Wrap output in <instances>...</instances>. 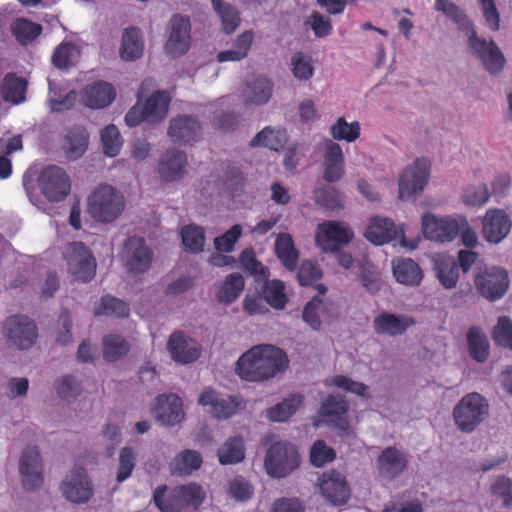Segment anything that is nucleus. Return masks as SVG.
<instances>
[{"instance_id":"52","label":"nucleus","mask_w":512,"mask_h":512,"mask_svg":"<svg viewBox=\"0 0 512 512\" xmlns=\"http://www.w3.org/2000/svg\"><path fill=\"white\" fill-rule=\"evenodd\" d=\"M103 152L108 157H116L123 146V138L118 128L113 125H107L100 132Z\"/></svg>"},{"instance_id":"8","label":"nucleus","mask_w":512,"mask_h":512,"mask_svg":"<svg viewBox=\"0 0 512 512\" xmlns=\"http://www.w3.org/2000/svg\"><path fill=\"white\" fill-rule=\"evenodd\" d=\"M197 403L206 408L209 415L217 420L231 418L246 407V401L242 396L222 394L211 387H206L200 392Z\"/></svg>"},{"instance_id":"39","label":"nucleus","mask_w":512,"mask_h":512,"mask_svg":"<svg viewBox=\"0 0 512 512\" xmlns=\"http://www.w3.org/2000/svg\"><path fill=\"white\" fill-rule=\"evenodd\" d=\"M302 404L303 397L301 395L294 394L268 409L266 416L270 421L284 422L294 415Z\"/></svg>"},{"instance_id":"23","label":"nucleus","mask_w":512,"mask_h":512,"mask_svg":"<svg viewBox=\"0 0 512 512\" xmlns=\"http://www.w3.org/2000/svg\"><path fill=\"white\" fill-rule=\"evenodd\" d=\"M406 454L396 447H386L378 455L375 463L380 478L391 481L399 477L407 468Z\"/></svg>"},{"instance_id":"45","label":"nucleus","mask_w":512,"mask_h":512,"mask_svg":"<svg viewBox=\"0 0 512 512\" xmlns=\"http://www.w3.org/2000/svg\"><path fill=\"white\" fill-rule=\"evenodd\" d=\"M244 456V444L240 437L229 438L218 449V459L223 465L239 463Z\"/></svg>"},{"instance_id":"34","label":"nucleus","mask_w":512,"mask_h":512,"mask_svg":"<svg viewBox=\"0 0 512 512\" xmlns=\"http://www.w3.org/2000/svg\"><path fill=\"white\" fill-rule=\"evenodd\" d=\"M434 271L439 283L445 289H454L459 280V268L453 257L436 254L433 257Z\"/></svg>"},{"instance_id":"42","label":"nucleus","mask_w":512,"mask_h":512,"mask_svg":"<svg viewBox=\"0 0 512 512\" xmlns=\"http://www.w3.org/2000/svg\"><path fill=\"white\" fill-rule=\"evenodd\" d=\"M202 464V457L196 450H184L175 456L171 463V471L179 475H190L198 470Z\"/></svg>"},{"instance_id":"44","label":"nucleus","mask_w":512,"mask_h":512,"mask_svg":"<svg viewBox=\"0 0 512 512\" xmlns=\"http://www.w3.org/2000/svg\"><path fill=\"white\" fill-rule=\"evenodd\" d=\"M468 349L471 357L484 362L489 356V341L481 329L472 327L467 334Z\"/></svg>"},{"instance_id":"30","label":"nucleus","mask_w":512,"mask_h":512,"mask_svg":"<svg viewBox=\"0 0 512 512\" xmlns=\"http://www.w3.org/2000/svg\"><path fill=\"white\" fill-rule=\"evenodd\" d=\"M200 130L201 126L194 117L181 115L170 120L168 135L175 142L188 143L198 138Z\"/></svg>"},{"instance_id":"10","label":"nucleus","mask_w":512,"mask_h":512,"mask_svg":"<svg viewBox=\"0 0 512 512\" xmlns=\"http://www.w3.org/2000/svg\"><path fill=\"white\" fill-rule=\"evenodd\" d=\"M364 236L375 245H383L398 240L401 247L409 248L410 250L416 249L419 243V239L407 243L403 225L397 226L391 219L382 216H374L370 219Z\"/></svg>"},{"instance_id":"51","label":"nucleus","mask_w":512,"mask_h":512,"mask_svg":"<svg viewBox=\"0 0 512 512\" xmlns=\"http://www.w3.org/2000/svg\"><path fill=\"white\" fill-rule=\"evenodd\" d=\"M328 311L327 305L319 297H313L304 307L302 318L313 330H318Z\"/></svg>"},{"instance_id":"4","label":"nucleus","mask_w":512,"mask_h":512,"mask_svg":"<svg viewBox=\"0 0 512 512\" xmlns=\"http://www.w3.org/2000/svg\"><path fill=\"white\" fill-rule=\"evenodd\" d=\"M206 493L196 483L168 488L158 486L153 493V501L161 512H182L192 506L197 509L205 500Z\"/></svg>"},{"instance_id":"55","label":"nucleus","mask_w":512,"mask_h":512,"mask_svg":"<svg viewBox=\"0 0 512 512\" xmlns=\"http://www.w3.org/2000/svg\"><path fill=\"white\" fill-rule=\"evenodd\" d=\"M11 32L19 43L25 45L41 33V26L27 19L18 18L12 22Z\"/></svg>"},{"instance_id":"27","label":"nucleus","mask_w":512,"mask_h":512,"mask_svg":"<svg viewBox=\"0 0 512 512\" xmlns=\"http://www.w3.org/2000/svg\"><path fill=\"white\" fill-rule=\"evenodd\" d=\"M210 4L220 31L225 35L233 34L241 24L238 8L226 0H210Z\"/></svg>"},{"instance_id":"21","label":"nucleus","mask_w":512,"mask_h":512,"mask_svg":"<svg viewBox=\"0 0 512 512\" xmlns=\"http://www.w3.org/2000/svg\"><path fill=\"white\" fill-rule=\"evenodd\" d=\"M4 334L9 343L18 349H29L37 339L35 323L26 316H12L4 326Z\"/></svg>"},{"instance_id":"9","label":"nucleus","mask_w":512,"mask_h":512,"mask_svg":"<svg viewBox=\"0 0 512 512\" xmlns=\"http://www.w3.org/2000/svg\"><path fill=\"white\" fill-rule=\"evenodd\" d=\"M59 492L69 503L82 505L93 498L94 485L85 468L74 466L59 483Z\"/></svg>"},{"instance_id":"36","label":"nucleus","mask_w":512,"mask_h":512,"mask_svg":"<svg viewBox=\"0 0 512 512\" xmlns=\"http://www.w3.org/2000/svg\"><path fill=\"white\" fill-rule=\"evenodd\" d=\"M254 41V32L246 30L239 34L233 42L230 49L219 52L217 60L219 62H237L246 58L252 43Z\"/></svg>"},{"instance_id":"50","label":"nucleus","mask_w":512,"mask_h":512,"mask_svg":"<svg viewBox=\"0 0 512 512\" xmlns=\"http://www.w3.org/2000/svg\"><path fill=\"white\" fill-rule=\"evenodd\" d=\"M327 387H337L345 392L369 398V386L345 375H335L325 381Z\"/></svg>"},{"instance_id":"5","label":"nucleus","mask_w":512,"mask_h":512,"mask_svg":"<svg viewBox=\"0 0 512 512\" xmlns=\"http://www.w3.org/2000/svg\"><path fill=\"white\" fill-rule=\"evenodd\" d=\"M149 81H144L138 92L137 103L125 115V123L129 127H135L141 122L157 124L163 121L168 114L171 101L170 95L165 91L152 93L145 101L141 100L145 86Z\"/></svg>"},{"instance_id":"62","label":"nucleus","mask_w":512,"mask_h":512,"mask_svg":"<svg viewBox=\"0 0 512 512\" xmlns=\"http://www.w3.org/2000/svg\"><path fill=\"white\" fill-rule=\"evenodd\" d=\"M291 67L294 77L301 81L309 80L314 74L311 57L301 52L292 56Z\"/></svg>"},{"instance_id":"14","label":"nucleus","mask_w":512,"mask_h":512,"mask_svg":"<svg viewBox=\"0 0 512 512\" xmlns=\"http://www.w3.org/2000/svg\"><path fill=\"white\" fill-rule=\"evenodd\" d=\"M353 235L348 224L340 221H325L317 226L315 243L322 252L332 253L341 246L347 245Z\"/></svg>"},{"instance_id":"46","label":"nucleus","mask_w":512,"mask_h":512,"mask_svg":"<svg viewBox=\"0 0 512 512\" xmlns=\"http://www.w3.org/2000/svg\"><path fill=\"white\" fill-rule=\"evenodd\" d=\"M80 56V48L74 41L60 43L52 56V61L58 68H68L75 64Z\"/></svg>"},{"instance_id":"1","label":"nucleus","mask_w":512,"mask_h":512,"mask_svg":"<svg viewBox=\"0 0 512 512\" xmlns=\"http://www.w3.org/2000/svg\"><path fill=\"white\" fill-rule=\"evenodd\" d=\"M289 359L286 353L271 344L251 347L236 361L235 374L248 382H263L286 371Z\"/></svg>"},{"instance_id":"16","label":"nucleus","mask_w":512,"mask_h":512,"mask_svg":"<svg viewBox=\"0 0 512 512\" xmlns=\"http://www.w3.org/2000/svg\"><path fill=\"white\" fill-rule=\"evenodd\" d=\"M38 186L48 200L58 202L69 194L71 182L62 168L50 165L41 171L38 177Z\"/></svg>"},{"instance_id":"43","label":"nucleus","mask_w":512,"mask_h":512,"mask_svg":"<svg viewBox=\"0 0 512 512\" xmlns=\"http://www.w3.org/2000/svg\"><path fill=\"white\" fill-rule=\"evenodd\" d=\"M244 286L245 281L240 274H229L216 294L217 300L224 304L234 302L243 291Z\"/></svg>"},{"instance_id":"49","label":"nucleus","mask_w":512,"mask_h":512,"mask_svg":"<svg viewBox=\"0 0 512 512\" xmlns=\"http://www.w3.org/2000/svg\"><path fill=\"white\" fill-rule=\"evenodd\" d=\"M54 388L57 395L68 402L77 399L83 390L81 381L70 374L59 377L54 383Z\"/></svg>"},{"instance_id":"64","label":"nucleus","mask_w":512,"mask_h":512,"mask_svg":"<svg viewBox=\"0 0 512 512\" xmlns=\"http://www.w3.org/2000/svg\"><path fill=\"white\" fill-rule=\"evenodd\" d=\"M493 339L496 344L512 350V321L508 317L502 316L498 319L493 328Z\"/></svg>"},{"instance_id":"18","label":"nucleus","mask_w":512,"mask_h":512,"mask_svg":"<svg viewBox=\"0 0 512 512\" xmlns=\"http://www.w3.org/2000/svg\"><path fill=\"white\" fill-rule=\"evenodd\" d=\"M166 350L171 360L179 365L196 362L202 353L197 340L182 331H175L169 336Z\"/></svg>"},{"instance_id":"40","label":"nucleus","mask_w":512,"mask_h":512,"mask_svg":"<svg viewBox=\"0 0 512 512\" xmlns=\"http://www.w3.org/2000/svg\"><path fill=\"white\" fill-rule=\"evenodd\" d=\"M321 415L338 419V427L341 430L348 428L347 421L343 418L348 412V402L343 396L329 395L321 405Z\"/></svg>"},{"instance_id":"6","label":"nucleus","mask_w":512,"mask_h":512,"mask_svg":"<svg viewBox=\"0 0 512 512\" xmlns=\"http://www.w3.org/2000/svg\"><path fill=\"white\" fill-rule=\"evenodd\" d=\"M300 465V456L295 445L286 440H278L268 447L264 467L272 478H284Z\"/></svg>"},{"instance_id":"57","label":"nucleus","mask_w":512,"mask_h":512,"mask_svg":"<svg viewBox=\"0 0 512 512\" xmlns=\"http://www.w3.org/2000/svg\"><path fill=\"white\" fill-rule=\"evenodd\" d=\"M330 134L335 140L354 142L360 137V124L357 121L348 123L344 117H340L331 126Z\"/></svg>"},{"instance_id":"20","label":"nucleus","mask_w":512,"mask_h":512,"mask_svg":"<svg viewBox=\"0 0 512 512\" xmlns=\"http://www.w3.org/2000/svg\"><path fill=\"white\" fill-rule=\"evenodd\" d=\"M475 286L483 297L495 301L506 293L509 286L508 275L500 267L485 268L476 274Z\"/></svg>"},{"instance_id":"13","label":"nucleus","mask_w":512,"mask_h":512,"mask_svg":"<svg viewBox=\"0 0 512 512\" xmlns=\"http://www.w3.org/2000/svg\"><path fill=\"white\" fill-rule=\"evenodd\" d=\"M430 165L425 159H418L408 165L398 179L399 197L411 199L420 195L428 184Z\"/></svg>"},{"instance_id":"35","label":"nucleus","mask_w":512,"mask_h":512,"mask_svg":"<svg viewBox=\"0 0 512 512\" xmlns=\"http://www.w3.org/2000/svg\"><path fill=\"white\" fill-rule=\"evenodd\" d=\"M77 94L54 80H49L47 104L51 112H63L69 110L75 104Z\"/></svg>"},{"instance_id":"17","label":"nucleus","mask_w":512,"mask_h":512,"mask_svg":"<svg viewBox=\"0 0 512 512\" xmlns=\"http://www.w3.org/2000/svg\"><path fill=\"white\" fill-rule=\"evenodd\" d=\"M152 259L153 253L142 238L133 236L125 242L122 260L127 273H145L149 270Z\"/></svg>"},{"instance_id":"54","label":"nucleus","mask_w":512,"mask_h":512,"mask_svg":"<svg viewBox=\"0 0 512 512\" xmlns=\"http://www.w3.org/2000/svg\"><path fill=\"white\" fill-rule=\"evenodd\" d=\"M286 138L284 131L265 127L251 140V146H264L277 151L283 146Z\"/></svg>"},{"instance_id":"59","label":"nucleus","mask_w":512,"mask_h":512,"mask_svg":"<svg viewBox=\"0 0 512 512\" xmlns=\"http://www.w3.org/2000/svg\"><path fill=\"white\" fill-rule=\"evenodd\" d=\"M95 315L126 317L129 314L127 305L116 298L105 296L94 307Z\"/></svg>"},{"instance_id":"37","label":"nucleus","mask_w":512,"mask_h":512,"mask_svg":"<svg viewBox=\"0 0 512 512\" xmlns=\"http://www.w3.org/2000/svg\"><path fill=\"white\" fill-rule=\"evenodd\" d=\"M393 275L397 282L417 286L422 280V271L419 265L410 258H400L393 262Z\"/></svg>"},{"instance_id":"33","label":"nucleus","mask_w":512,"mask_h":512,"mask_svg":"<svg viewBox=\"0 0 512 512\" xmlns=\"http://www.w3.org/2000/svg\"><path fill=\"white\" fill-rule=\"evenodd\" d=\"M144 52L142 33L138 28L129 27L123 30L119 46V56L123 61L132 62L139 59Z\"/></svg>"},{"instance_id":"31","label":"nucleus","mask_w":512,"mask_h":512,"mask_svg":"<svg viewBox=\"0 0 512 512\" xmlns=\"http://www.w3.org/2000/svg\"><path fill=\"white\" fill-rule=\"evenodd\" d=\"M323 177L328 182H336L344 175V155L341 147L328 140L325 143Z\"/></svg>"},{"instance_id":"24","label":"nucleus","mask_w":512,"mask_h":512,"mask_svg":"<svg viewBox=\"0 0 512 512\" xmlns=\"http://www.w3.org/2000/svg\"><path fill=\"white\" fill-rule=\"evenodd\" d=\"M191 24L188 17L176 15L169 23V36L165 45L166 51L172 56L184 54L190 47Z\"/></svg>"},{"instance_id":"58","label":"nucleus","mask_w":512,"mask_h":512,"mask_svg":"<svg viewBox=\"0 0 512 512\" xmlns=\"http://www.w3.org/2000/svg\"><path fill=\"white\" fill-rule=\"evenodd\" d=\"M263 297L274 309H283L287 302L284 283L280 280L267 281L263 287Z\"/></svg>"},{"instance_id":"47","label":"nucleus","mask_w":512,"mask_h":512,"mask_svg":"<svg viewBox=\"0 0 512 512\" xmlns=\"http://www.w3.org/2000/svg\"><path fill=\"white\" fill-rule=\"evenodd\" d=\"M26 82L23 78L13 74L5 76L2 84V96L5 101L19 104L25 99Z\"/></svg>"},{"instance_id":"2","label":"nucleus","mask_w":512,"mask_h":512,"mask_svg":"<svg viewBox=\"0 0 512 512\" xmlns=\"http://www.w3.org/2000/svg\"><path fill=\"white\" fill-rule=\"evenodd\" d=\"M435 9L445 14L458 28L468 36V44L473 54L492 74L502 70L505 58L494 41L478 37L472 22L466 13L450 0H436Z\"/></svg>"},{"instance_id":"15","label":"nucleus","mask_w":512,"mask_h":512,"mask_svg":"<svg viewBox=\"0 0 512 512\" xmlns=\"http://www.w3.org/2000/svg\"><path fill=\"white\" fill-rule=\"evenodd\" d=\"M18 471L23 488L36 491L44 483V467L40 451L36 447L25 448L20 455Z\"/></svg>"},{"instance_id":"11","label":"nucleus","mask_w":512,"mask_h":512,"mask_svg":"<svg viewBox=\"0 0 512 512\" xmlns=\"http://www.w3.org/2000/svg\"><path fill=\"white\" fill-rule=\"evenodd\" d=\"M464 220L451 216H437L431 212L423 214L421 231L428 240L439 243H450L459 234Z\"/></svg>"},{"instance_id":"32","label":"nucleus","mask_w":512,"mask_h":512,"mask_svg":"<svg viewBox=\"0 0 512 512\" xmlns=\"http://www.w3.org/2000/svg\"><path fill=\"white\" fill-rule=\"evenodd\" d=\"M113 86L107 82L98 81L87 85L83 91V103L92 109H101L109 106L115 99Z\"/></svg>"},{"instance_id":"7","label":"nucleus","mask_w":512,"mask_h":512,"mask_svg":"<svg viewBox=\"0 0 512 512\" xmlns=\"http://www.w3.org/2000/svg\"><path fill=\"white\" fill-rule=\"evenodd\" d=\"M489 404L479 393L463 396L453 409V419L457 428L464 433L473 432L488 416Z\"/></svg>"},{"instance_id":"19","label":"nucleus","mask_w":512,"mask_h":512,"mask_svg":"<svg viewBox=\"0 0 512 512\" xmlns=\"http://www.w3.org/2000/svg\"><path fill=\"white\" fill-rule=\"evenodd\" d=\"M273 82L263 75L248 77L239 88V98L247 108L266 105L273 95Z\"/></svg>"},{"instance_id":"48","label":"nucleus","mask_w":512,"mask_h":512,"mask_svg":"<svg viewBox=\"0 0 512 512\" xmlns=\"http://www.w3.org/2000/svg\"><path fill=\"white\" fill-rule=\"evenodd\" d=\"M275 251L278 258L288 269H294L298 259L292 237L289 234H279L275 241Z\"/></svg>"},{"instance_id":"28","label":"nucleus","mask_w":512,"mask_h":512,"mask_svg":"<svg viewBox=\"0 0 512 512\" xmlns=\"http://www.w3.org/2000/svg\"><path fill=\"white\" fill-rule=\"evenodd\" d=\"M321 494L333 504H344L350 496L345 478L338 472L324 473L319 482Z\"/></svg>"},{"instance_id":"41","label":"nucleus","mask_w":512,"mask_h":512,"mask_svg":"<svg viewBox=\"0 0 512 512\" xmlns=\"http://www.w3.org/2000/svg\"><path fill=\"white\" fill-rule=\"evenodd\" d=\"M23 147L19 135L11 138H0V179H7L12 174V163L8 156Z\"/></svg>"},{"instance_id":"3","label":"nucleus","mask_w":512,"mask_h":512,"mask_svg":"<svg viewBox=\"0 0 512 512\" xmlns=\"http://www.w3.org/2000/svg\"><path fill=\"white\" fill-rule=\"evenodd\" d=\"M125 207L124 195L109 184H99L87 198V212L99 223L114 222L122 215Z\"/></svg>"},{"instance_id":"56","label":"nucleus","mask_w":512,"mask_h":512,"mask_svg":"<svg viewBox=\"0 0 512 512\" xmlns=\"http://www.w3.org/2000/svg\"><path fill=\"white\" fill-rule=\"evenodd\" d=\"M355 268L360 274V281L363 287L370 293H375L380 289L381 281L378 269L368 260L358 261Z\"/></svg>"},{"instance_id":"60","label":"nucleus","mask_w":512,"mask_h":512,"mask_svg":"<svg viewBox=\"0 0 512 512\" xmlns=\"http://www.w3.org/2000/svg\"><path fill=\"white\" fill-rule=\"evenodd\" d=\"M136 465V452L133 448L125 446L123 447L118 456V469L116 480L118 483H122L127 480Z\"/></svg>"},{"instance_id":"61","label":"nucleus","mask_w":512,"mask_h":512,"mask_svg":"<svg viewBox=\"0 0 512 512\" xmlns=\"http://www.w3.org/2000/svg\"><path fill=\"white\" fill-rule=\"evenodd\" d=\"M104 357L108 361H116L126 355L129 350L127 342L119 335H108L103 341Z\"/></svg>"},{"instance_id":"38","label":"nucleus","mask_w":512,"mask_h":512,"mask_svg":"<svg viewBox=\"0 0 512 512\" xmlns=\"http://www.w3.org/2000/svg\"><path fill=\"white\" fill-rule=\"evenodd\" d=\"M88 146V134L85 129L77 127L70 130L64 140L63 150L71 160L80 158Z\"/></svg>"},{"instance_id":"63","label":"nucleus","mask_w":512,"mask_h":512,"mask_svg":"<svg viewBox=\"0 0 512 512\" xmlns=\"http://www.w3.org/2000/svg\"><path fill=\"white\" fill-rule=\"evenodd\" d=\"M315 201L327 208V209H338L342 207V198L336 189L329 186L318 187L314 192Z\"/></svg>"},{"instance_id":"26","label":"nucleus","mask_w":512,"mask_h":512,"mask_svg":"<svg viewBox=\"0 0 512 512\" xmlns=\"http://www.w3.org/2000/svg\"><path fill=\"white\" fill-rule=\"evenodd\" d=\"M187 156L176 149L167 150L159 159L158 173L165 182H178L187 174Z\"/></svg>"},{"instance_id":"22","label":"nucleus","mask_w":512,"mask_h":512,"mask_svg":"<svg viewBox=\"0 0 512 512\" xmlns=\"http://www.w3.org/2000/svg\"><path fill=\"white\" fill-rule=\"evenodd\" d=\"M512 228V219L503 209H488L482 218V236L491 243L498 244L503 241Z\"/></svg>"},{"instance_id":"53","label":"nucleus","mask_w":512,"mask_h":512,"mask_svg":"<svg viewBox=\"0 0 512 512\" xmlns=\"http://www.w3.org/2000/svg\"><path fill=\"white\" fill-rule=\"evenodd\" d=\"M181 239L184 248L191 253H200L205 244L204 229L195 224H190L182 228Z\"/></svg>"},{"instance_id":"12","label":"nucleus","mask_w":512,"mask_h":512,"mask_svg":"<svg viewBox=\"0 0 512 512\" xmlns=\"http://www.w3.org/2000/svg\"><path fill=\"white\" fill-rule=\"evenodd\" d=\"M64 258L71 275L79 281H90L96 272V260L91 250L81 242L67 245Z\"/></svg>"},{"instance_id":"29","label":"nucleus","mask_w":512,"mask_h":512,"mask_svg":"<svg viewBox=\"0 0 512 512\" xmlns=\"http://www.w3.org/2000/svg\"><path fill=\"white\" fill-rule=\"evenodd\" d=\"M414 320L407 315L383 312L373 320L374 331L379 335L395 337L414 325Z\"/></svg>"},{"instance_id":"25","label":"nucleus","mask_w":512,"mask_h":512,"mask_svg":"<svg viewBox=\"0 0 512 512\" xmlns=\"http://www.w3.org/2000/svg\"><path fill=\"white\" fill-rule=\"evenodd\" d=\"M155 418L163 426L172 427L183 421V402L176 394L160 395L156 399Z\"/></svg>"}]
</instances>
